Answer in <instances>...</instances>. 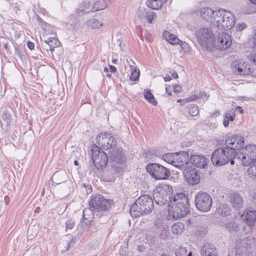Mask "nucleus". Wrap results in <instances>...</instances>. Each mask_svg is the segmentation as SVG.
Segmentation results:
<instances>
[{"label": "nucleus", "mask_w": 256, "mask_h": 256, "mask_svg": "<svg viewBox=\"0 0 256 256\" xmlns=\"http://www.w3.org/2000/svg\"><path fill=\"white\" fill-rule=\"evenodd\" d=\"M144 96L145 98L149 101L154 106H156L157 102L155 100L154 97L152 93L148 90H144Z\"/></svg>", "instance_id": "nucleus-35"}, {"label": "nucleus", "mask_w": 256, "mask_h": 256, "mask_svg": "<svg viewBox=\"0 0 256 256\" xmlns=\"http://www.w3.org/2000/svg\"><path fill=\"white\" fill-rule=\"evenodd\" d=\"M173 193L172 186L164 184L156 187L153 192V198L156 203L160 206H170V196Z\"/></svg>", "instance_id": "nucleus-5"}, {"label": "nucleus", "mask_w": 256, "mask_h": 256, "mask_svg": "<svg viewBox=\"0 0 256 256\" xmlns=\"http://www.w3.org/2000/svg\"><path fill=\"white\" fill-rule=\"evenodd\" d=\"M206 232V229L204 227L200 226L198 228L196 232V234L198 236H203Z\"/></svg>", "instance_id": "nucleus-46"}, {"label": "nucleus", "mask_w": 256, "mask_h": 256, "mask_svg": "<svg viewBox=\"0 0 256 256\" xmlns=\"http://www.w3.org/2000/svg\"><path fill=\"white\" fill-rule=\"evenodd\" d=\"M138 16L141 20H144L150 24L153 23V20L156 18V14L149 8H140L137 11Z\"/></svg>", "instance_id": "nucleus-16"}, {"label": "nucleus", "mask_w": 256, "mask_h": 256, "mask_svg": "<svg viewBox=\"0 0 256 256\" xmlns=\"http://www.w3.org/2000/svg\"><path fill=\"white\" fill-rule=\"evenodd\" d=\"M184 227L183 224L181 222L175 223L172 227V232L174 234H180L182 232Z\"/></svg>", "instance_id": "nucleus-34"}, {"label": "nucleus", "mask_w": 256, "mask_h": 256, "mask_svg": "<svg viewBox=\"0 0 256 256\" xmlns=\"http://www.w3.org/2000/svg\"><path fill=\"white\" fill-rule=\"evenodd\" d=\"M92 156L94 166L98 170L103 169L108 164V156L96 145L92 149Z\"/></svg>", "instance_id": "nucleus-9"}, {"label": "nucleus", "mask_w": 256, "mask_h": 256, "mask_svg": "<svg viewBox=\"0 0 256 256\" xmlns=\"http://www.w3.org/2000/svg\"><path fill=\"white\" fill-rule=\"evenodd\" d=\"M190 160L192 165L197 168H204L207 165V158L202 155H192Z\"/></svg>", "instance_id": "nucleus-21"}, {"label": "nucleus", "mask_w": 256, "mask_h": 256, "mask_svg": "<svg viewBox=\"0 0 256 256\" xmlns=\"http://www.w3.org/2000/svg\"><path fill=\"white\" fill-rule=\"evenodd\" d=\"M72 242H74V238H72V240H70V242L68 243V246H67L66 250H69L71 246V244Z\"/></svg>", "instance_id": "nucleus-55"}, {"label": "nucleus", "mask_w": 256, "mask_h": 256, "mask_svg": "<svg viewBox=\"0 0 256 256\" xmlns=\"http://www.w3.org/2000/svg\"><path fill=\"white\" fill-rule=\"evenodd\" d=\"M185 101H186V102H193L194 99H192V98H191L190 96V97H188V98H185Z\"/></svg>", "instance_id": "nucleus-60"}, {"label": "nucleus", "mask_w": 256, "mask_h": 256, "mask_svg": "<svg viewBox=\"0 0 256 256\" xmlns=\"http://www.w3.org/2000/svg\"><path fill=\"white\" fill-rule=\"evenodd\" d=\"M196 36L200 44L207 50H210L214 47V36L211 29L200 28L196 32Z\"/></svg>", "instance_id": "nucleus-6"}, {"label": "nucleus", "mask_w": 256, "mask_h": 256, "mask_svg": "<svg viewBox=\"0 0 256 256\" xmlns=\"http://www.w3.org/2000/svg\"><path fill=\"white\" fill-rule=\"evenodd\" d=\"M2 118L6 122V126H9L11 122V118L10 114L4 112L2 116Z\"/></svg>", "instance_id": "nucleus-42"}, {"label": "nucleus", "mask_w": 256, "mask_h": 256, "mask_svg": "<svg viewBox=\"0 0 256 256\" xmlns=\"http://www.w3.org/2000/svg\"><path fill=\"white\" fill-rule=\"evenodd\" d=\"M188 202V196L182 192L176 193L174 195L173 194L170 196V206L176 204H186Z\"/></svg>", "instance_id": "nucleus-19"}, {"label": "nucleus", "mask_w": 256, "mask_h": 256, "mask_svg": "<svg viewBox=\"0 0 256 256\" xmlns=\"http://www.w3.org/2000/svg\"><path fill=\"white\" fill-rule=\"evenodd\" d=\"M244 214V221L250 226H253L256 220V211L248 210Z\"/></svg>", "instance_id": "nucleus-26"}, {"label": "nucleus", "mask_w": 256, "mask_h": 256, "mask_svg": "<svg viewBox=\"0 0 256 256\" xmlns=\"http://www.w3.org/2000/svg\"><path fill=\"white\" fill-rule=\"evenodd\" d=\"M171 79L172 78H170V76H165L164 78V80L166 82H169V81H170L171 80Z\"/></svg>", "instance_id": "nucleus-61"}, {"label": "nucleus", "mask_w": 256, "mask_h": 256, "mask_svg": "<svg viewBox=\"0 0 256 256\" xmlns=\"http://www.w3.org/2000/svg\"><path fill=\"white\" fill-rule=\"evenodd\" d=\"M172 76L174 78H176L178 77V74L175 72L172 74Z\"/></svg>", "instance_id": "nucleus-63"}, {"label": "nucleus", "mask_w": 256, "mask_h": 256, "mask_svg": "<svg viewBox=\"0 0 256 256\" xmlns=\"http://www.w3.org/2000/svg\"><path fill=\"white\" fill-rule=\"evenodd\" d=\"M88 24L89 26L93 28H98L102 26L101 22L94 18L90 19L88 21Z\"/></svg>", "instance_id": "nucleus-38"}, {"label": "nucleus", "mask_w": 256, "mask_h": 256, "mask_svg": "<svg viewBox=\"0 0 256 256\" xmlns=\"http://www.w3.org/2000/svg\"><path fill=\"white\" fill-rule=\"evenodd\" d=\"M174 154H168L163 156L164 160L170 164L174 166L173 162H174Z\"/></svg>", "instance_id": "nucleus-41"}, {"label": "nucleus", "mask_w": 256, "mask_h": 256, "mask_svg": "<svg viewBox=\"0 0 256 256\" xmlns=\"http://www.w3.org/2000/svg\"><path fill=\"white\" fill-rule=\"evenodd\" d=\"M221 24L219 25V30H230L234 26L235 19L234 16L230 12H226Z\"/></svg>", "instance_id": "nucleus-18"}, {"label": "nucleus", "mask_w": 256, "mask_h": 256, "mask_svg": "<svg viewBox=\"0 0 256 256\" xmlns=\"http://www.w3.org/2000/svg\"><path fill=\"white\" fill-rule=\"evenodd\" d=\"M234 140L236 144V151H238V149L244 148L245 138L244 136L239 135H234Z\"/></svg>", "instance_id": "nucleus-33"}, {"label": "nucleus", "mask_w": 256, "mask_h": 256, "mask_svg": "<svg viewBox=\"0 0 256 256\" xmlns=\"http://www.w3.org/2000/svg\"><path fill=\"white\" fill-rule=\"evenodd\" d=\"M230 208L226 204L222 205L218 210V212L222 216H228L230 214Z\"/></svg>", "instance_id": "nucleus-36"}, {"label": "nucleus", "mask_w": 256, "mask_h": 256, "mask_svg": "<svg viewBox=\"0 0 256 256\" xmlns=\"http://www.w3.org/2000/svg\"><path fill=\"white\" fill-rule=\"evenodd\" d=\"M253 240L248 238L238 239L236 242L234 250L236 256H242L248 252L252 248Z\"/></svg>", "instance_id": "nucleus-11"}, {"label": "nucleus", "mask_w": 256, "mask_h": 256, "mask_svg": "<svg viewBox=\"0 0 256 256\" xmlns=\"http://www.w3.org/2000/svg\"><path fill=\"white\" fill-rule=\"evenodd\" d=\"M250 60H252V62L256 66V54L252 56Z\"/></svg>", "instance_id": "nucleus-57"}, {"label": "nucleus", "mask_w": 256, "mask_h": 256, "mask_svg": "<svg viewBox=\"0 0 256 256\" xmlns=\"http://www.w3.org/2000/svg\"><path fill=\"white\" fill-rule=\"evenodd\" d=\"M159 236L162 239H166L168 236V231L165 229L164 227L160 228L159 230Z\"/></svg>", "instance_id": "nucleus-45"}, {"label": "nucleus", "mask_w": 256, "mask_h": 256, "mask_svg": "<svg viewBox=\"0 0 256 256\" xmlns=\"http://www.w3.org/2000/svg\"><path fill=\"white\" fill-rule=\"evenodd\" d=\"M88 188V190L87 191V193L91 192L92 191V188L90 186H87Z\"/></svg>", "instance_id": "nucleus-64"}, {"label": "nucleus", "mask_w": 256, "mask_h": 256, "mask_svg": "<svg viewBox=\"0 0 256 256\" xmlns=\"http://www.w3.org/2000/svg\"><path fill=\"white\" fill-rule=\"evenodd\" d=\"M226 12L222 10H214L210 22L212 23L219 29V25L221 24L222 20H224L223 18Z\"/></svg>", "instance_id": "nucleus-23"}, {"label": "nucleus", "mask_w": 256, "mask_h": 256, "mask_svg": "<svg viewBox=\"0 0 256 256\" xmlns=\"http://www.w3.org/2000/svg\"><path fill=\"white\" fill-rule=\"evenodd\" d=\"M188 153L187 152H180L174 153V166L182 171L190 166Z\"/></svg>", "instance_id": "nucleus-13"}, {"label": "nucleus", "mask_w": 256, "mask_h": 256, "mask_svg": "<svg viewBox=\"0 0 256 256\" xmlns=\"http://www.w3.org/2000/svg\"><path fill=\"white\" fill-rule=\"evenodd\" d=\"M188 112L192 116H195L199 114V110L197 106H192L188 108Z\"/></svg>", "instance_id": "nucleus-40"}, {"label": "nucleus", "mask_w": 256, "mask_h": 256, "mask_svg": "<svg viewBox=\"0 0 256 256\" xmlns=\"http://www.w3.org/2000/svg\"><path fill=\"white\" fill-rule=\"evenodd\" d=\"M146 170L152 177L156 180H166L170 176L168 168L160 164H149L146 166Z\"/></svg>", "instance_id": "nucleus-8"}, {"label": "nucleus", "mask_w": 256, "mask_h": 256, "mask_svg": "<svg viewBox=\"0 0 256 256\" xmlns=\"http://www.w3.org/2000/svg\"><path fill=\"white\" fill-rule=\"evenodd\" d=\"M232 44L230 36L226 32H222L218 36L216 41L215 42L214 46L217 49L225 50L229 48Z\"/></svg>", "instance_id": "nucleus-14"}, {"label": "nucleus", "mask_w": 256, "mask_h": 256, "mask_svg": "<svg viewBox=\"0 0 256 256\" xmlns=\"http://www.w3.org/2000/svg\"><path fill=\"white\" fill-rule=\"evenodd\" d=\"M108 0H97L92 6V12H96L104 9L108 6Z\"/></svg>", "instance_id": "nucleus-30"}, {"label": "nucleus", "mask_w": 256, "mask_h": 256, "mask_svg": "<svg viewBox=\"0 0 256 256\" xmlns=\"http://www.w3.org/2000/svg\"><path fill=\"white\" fill-rule=\"evenodd\" d=\"M225 143L227 145H234L235 144L234 135L228 136L225 140Z\"/></svg>", "instance_id": "nucleus-44"}, {"label": "nucleus", "mask_w": 256, "mask_h": 256, "mask_svg": "<svg viewBox=\"0 0 256 256\" xmlns=\"http://www.w3.org/2000/svg\"><path fill=\"white\" fill-rule=\"evenodd\" d=\"M89 208H85L83 210V218L88 220V218L86 217V213L90 212L92 213L93 210L104 211L108 210L114 204L112 200H106L101 194H96L90 196L88 201Z\"/></svg>", "instance_id": "nucleus-3"}, {"label": "nucleus", "mask_w": 256, "mask_h": 256, "mask_svg": "<svg viewBox=\"0 0 256 256\" xmlns=\"http://www.w3.org/2000/svg\"><path fill=\"white\" fill-rule=\"evenodd\" d=\"M247 172L250 178L256 179V164L248 168Z\"/></svg>", "instance_id": "nucleus-39"}, {"label": "nucleus", "mask_w": 256, "mask_h": 256, "mask_svg": "<svg viewBox=\"0 0 256 256\" xmlns=\"http://www.w3.org/2000/svg\"><path fill=\"white\" fill-rule=\"evenodd\" d=\"M236 110H237L240 113L243 114V110L240 106H237L236 108Z\"/></svg>", "instance_id": "nucleus-59"}, {"label": "nucleus", "mask_w": 256, "mask_h": 256, "mask_svg": "<svg viewBox=\"0 0 256 256\" xmlns=\"http://www.w3.org/2000/svg\"><path fill=\"white\" fill-rule=\"evenodd\" d=\"M74 225H75V222L73 220L70 219V220H68L66 222V230L67 229H70V230L74 228Z\"/></svg>", "instance_id": "nucleus-47"}, {"label": "nucleus", "mask_w": 256, "mask_h": 256, "mask_svg": "<svg viewBox=\"0 0 256 256\" xmlns=\"http://www.w3.org/2000/svg\"><path fill=\"white\" fill-rule=\"evenodd\" d=\"M140 75L139 71H137L136 69L132 70L130 80L132 81H136L138 80Z\"/></svg>", "instance_id": "nucleus-43"}, {"label": "nucleus", "mask_w": 256, "mask_h": 256, "mask_svg": "<svg viewBox=\"0 0 256 256\" xmlns=\"http://www.w3.org/2000/svg\"><path fill=\"white\" fill-rule=\"evenodd\" d=\"M27 46L28 48L30 50L34 49V44L30 42H28Z\"/></svg>", "instance_id": "nucleus-54"}, {"label": "nucleus", "mask_w": 256, "mask_h": 256, "mask_svg": "<svg viewBox=\"0 0 256 256\" xmlns=\"http://www.w3.org/2000/svg\"><path fill=\"white\" fill-rule=\"evenodd\" d=\"M167 0H147L146 6L148 8L153 10L160 8Z\"/></svg>", "instance_id": "nucleus-28"}, {"label": "nucleus", "mask_w": 256, "mask_h": 256, "mask_svg": "<svg viewBox=\"0 0 256 256\" xmlns=\"http://www.w3.org/2000/svg\"><path fill=\"white\" fill-rule=\"evenodd\" d=\"M236 151L234 148L230 146L222 147L215 150L211 156L213 165L216 166H224L229 162L234 164V160L236 158Z\"/></svg>", "instance_id": "nucleus-1"}, {"label": "nucleus", "mask_w": 256, "mask_h": 256, "mask_svg": "<svg viewBox=\"0 0 256 256\" xmlns=\"http://www.w3.org/2000/svg\"><path fill=\"white\" fill-rule=\"evenodd\" d=\"M229 124V120L226 118L224 116V119L223 121V124L224 126V127L228 126Z\"/></svg>", "instance_id": "nucleus-56"}, {"label": "nucleus", "mask_w": 256, "mask_h": 256, "mask_svg": "<svg viewBox=\"0 0 256 256\" xmlns=\"http://www.w3.org/2000/svg\"><path fill=\"white\" fill-rule=\"evenodd\" d=\"M182 90V88L180 85H176L174 87V91L176 93H180Z\"/></svg>", "instance_id": "nucleus-53"}, {"label": "nucleus", "mask_w": 256, "mask_h": 256, "mask_svg": "<svg viewBox=\"0 0 256 256\" xmlns=\"http://www.w3.org/2000/svg\"><path fill=\"white\" fill-rule=\"evenodd\" d=\"M96 143L100 147L104 150H108L115 147L117 144L116 139L108 133H100L96 138Z\"/></svg>", "instance_id": "nucleus-10"}, {"label": "nucleus", "mask_w": 256, "mask_h": 256, "mask_svg": "<svg viewBox=\"0 0 256 256\" xmlns=\"http://www.w3.org/2000/svg\"><path fill=\"white\" fill-rule=\"evenodd\" d=\"M236 158L242 165L248 166L256 162V144L246 145L236 151Z\"/></svg>", "instance_id": "nucleus-4"}, {"label": "nucleus", "mask_w": 256, "mask_h": 256, "mask_svg": "<svg viewBox=\"0 0 256 256\" xmlns=\"http://www.w3.org/2000/svg\"><path fill=\"white\" fill-rule=\"evenodd\" d=\"M44 42L46 44L44 47L46 50L49 49L51 52L54 51V48L58 47L60 44L58 38L52 37L48 38L46 40H45Z\"/></svg>", "instance_id": "nucleus-24"}, {"label": "nucleus", "mask_w": 256, "mask_h": 256, "mask_svg": "<svg viewBox=\"0 0 256 256\" xmlns=\"http://www.w3.org/2000/svg\"><path fill=\"white\" fill-rule=\"evenodd\" d=\"M214 12L212 8H204L200 10V16L207 21H211L212 16Z\"/></svg>", "instance_id": "nucleus-31"}, {"label": "nucleus", "mask_w": 256, "mask_h": 256, "mask_svg": "<svg viewBox=\"0 0 256 256\" xmlns=\"http://www.w3.org/2000/svg\"><path fill=\"white\" fill-rule=\"evenodd\" d=\"M224 226L230 232H236L238 228L237 224L234 220H230L226 222L224 224Z\"/></svg>", "instance_id": "nucleus-32"}, {"label": "nucleus", "mask_w": 256, "mask_h": 256, "mask_svg": "<svg viewBox=\"0 0 256 256\" xmlns=\"http://www.w3.org/2000/svg\"><path fill=\"white\" fill-rule=\"evenodd\" d=\"M110 71H111L112 72H114H114H116V68L114 66H112V65H110Z\"/></svg>", "instance_id": "nucleus-58"}, {"label": "nucleus", "mask_w": 256, "mask_h": 256, "mask_svg": "<svg viewBox=\"0 0 256 256\" xmlns=\"http://www.w3.org/2000/svg\"><path fill=\"white\" fill-rule=\"evenodd\" d=\"M231 112L230 111V112H226L224 114V116L228 119L229 121H233L235 118V114L234 112H232L230 114Z\"/></svg>", "instance_id": "nucleus-49"}, {"label": "nucleus", "mask_w": 256, "mask_h": 256, "mask_svg": "<svg viewBox=\"0 0 256 256\" xmlns=\"http://www.w3.org/2000/svg\"><path fill=\"white\" fill-rule=\"evenodd\" d=\"M185 180L192 186L198 184L200 180L199 170L189 166L182 171Z\"/></svg>", "instance_id": "nucleus-12"}, {"label": "nucleus", "mask_w": 256, "mask_h": 256, "mask_svg": "<svg viewBox=\"0 0 256 256\" xmlns=\"http://www.w3.org/2000/svg\"><path fill=\"white\" fill-rule=\"evenodd\" d=\"M108 158L118 164H122L126 160V157L122 148H114L110 151Z\"/></svg>", "instance_id": "nucleus-15"}, {"label": "nucleus", "mask_w": 256, "mask_h": 256, "mask_svg": "<svg viewBox=\"0 0 256 256\" xmlns=\"http://www.w3.org/2000/svg\"><path fill=\"white\" fill-rule=\"evenodd\" d=\"M37 22L42 28H46L48 26V24L44 22L40 16H36Z\"/></svg>", "instance_id": "nucleus-48"}, {"label": "nucleus", "mask_w": 256, "mask_h": 256, "mask_svg": "<svg viewBox=\"0 0 256 256\" xmlns=\"http://www.w3.org/2000/svg\"><path fill=\"white\" fill-rule=\"evenodd\" d=\"M166 34H168V37L166 38L167 41L172 44H178L180 40L175 36L166 31Z\"/></svg>", "instance_id": "nucleus-37"}, {"label": "nucleus", "mask_w": 256, "mask_h": 256, "mask_svg": "<svg viewBox=\"0 0 256 256\" xmlns=\"http://www.w3.org/2000/svg\"><path fill=\"white\" fill-rule=\"evenodd\" d=\"M212 198L208 192L200 191L195 195L194 204L196 208L200 212L209 211L212 206Z\"/></svg>", "instance_id": "nucleus-7"}, {"label": "nucleus", "mask_w": 256, "mask_h": 256, "mask_svg": "<svg viewBox=\"0 0 256 256\" xmlns=\"http://www.w3.org/2000/svg\"><path fill=\"white\" fill-rule=\"evenodd\" d=\"M209 96H208L207 94L204 92H200L198 94V98H202L204 100H207Z\"/></svg>", "instance_id": "nucleus-52"}, {"label": "nucleus", "mask_w": 256, "mask_h": 256, "mask_svg": "<svg viewBox=\"0 0 256 256\" xmlns=\"http://www.w3.org/2000/svg\"><path fill=\"white\" fill-rule=\"evenodd\" d=\"M246 64L240 60L234 62L231 64V68L233 70L238 74L244 75L248 72L249 68H246Z\"/></svg>", "instance_id": "nucleus-22"}, {"label": "nucleus", "mask_w": 256, "mask_h": 256, "mask_svg": "<svg viewBox=\"0 0 256 256\" xmlns=\"http://www.w3.org/2000/svg\"><path fill=\"white\" fill-rule=\"evenodd\" d=\"M179 45L182 47V48L186 50H188L190 48V46L188 44V43L186 42H183L182 40L180 41V43H178Z\"/></svg>", "instance_id": "nucleus-50"}, {"label": "nucleus", "mask_w": 256, "mask_h": 256, "mask_svg": "<svg viewBox=\"0 0 256 256\" xmlns=\"http://www.w3.org/2000/svg\"><path fill=\"white\" fill-rule=\"evenodd\" d=\"M53 178L57 184L64 182L67 180L66 172L64 170L57 171L54 174Z\"/></svg>", "instance_id": "nucleus-29"}, {"label": "nucleus", "mask_w": 256, "mask_h": 256, "mask_svg": "<svg viewBox=\"0 0 256 256\" xmlns=\"http://www.w3.org/2000/svg\"><path fill=\"white\" fill-rule=\"evenodd\" d=\"M246 27V25L244 22H242L236 25V28L238 30L241 32Z\"/></svg>", "instance_id": "nucleus-51"}, {"label": "nucleus", "mask_w": 256, "mask_h": 256, "mask_svg": "<svg viewBox=\"0 0 256 256\" xmlns=\"http://www.w3.org/2000/svg\"><path fill=\"white\" fill-rule=\"evenodd\" d=\"M202 253L203 256H217L216 248L209 243H206L203 246Z\"/></svg>", "instance_id": "nucleus-25"}, {"label": "nucleus", "mask_w": 256, "mask_h": 256, "mask_svg": "<svg viewBox=\"0 0 256 256\" xmlns=\"http://www.w3.org/2000/svg\"><path fill=\"white\" fill-rule=\"evenodd\" d=\"M92 4L88 0H85L80 4L76 10V12L86 14L92 12Z\"/></svg>", "instance_id": "nucleus-27"}, {"label": "nucleus", "mask_w": 256, "mask_h": 256, "mask_svg": "<svg viewBox=\"0 0 256 256\" xmlns=\"http://www.w3.org/2000/svg\"><path fill=\"white\" fill-rule=\"evenodd\" d=\"M173 216L176 218H184L188 214L190 210L189 202L186 204L172 205Z\"/></svg>", "instance_id": "nucleus-17"}, {"label": "nucleus", "mask_w": 256, "mask_h": 256, "mask_svg": "<svg viewBox=\"0 0 256 256\" xmlns=\"http://www.w3.org/2000/svg\"><path fill=\"white\" fill-rule=\"evenodd\" d=\"M190 97H191V98L194 99V101L197 99H198V95L196 96V94H194V95H192V96H190Z\"/></svg>", "instance_id": "nucleus-62"}, {"label": "nucleus", "mask_w": 256, "mask_h": 256, "mask_svg": "<svg viewBox=\"0 0 256 256\" xmlns=\"http://www.w3.org/2000/svg\"><path fill=\"white\" fill-rule=\"evenodd\" d=\"M154 208V201L148 195L144 194L138 197L130 208V214L132 217L137 218L148 214Z\"/></svg>", "instance_id": "nucleus-2"}, {"label": "nucleus", "mask_w": 256, "mask_h": 256, "mask_svg": "<svg viewBox=\"0 0 256 256\" xmlns=\"http://www.w3.org/2000/svg\"><path fill=\"white\" fill-rule=\"evenodd\" d=\"M230 202L232 206L236 210H240L243 207L244 200L239 193H232L230 196Z\"/></svg>", "instance_id": "nucleus-20"}]
</instances>
